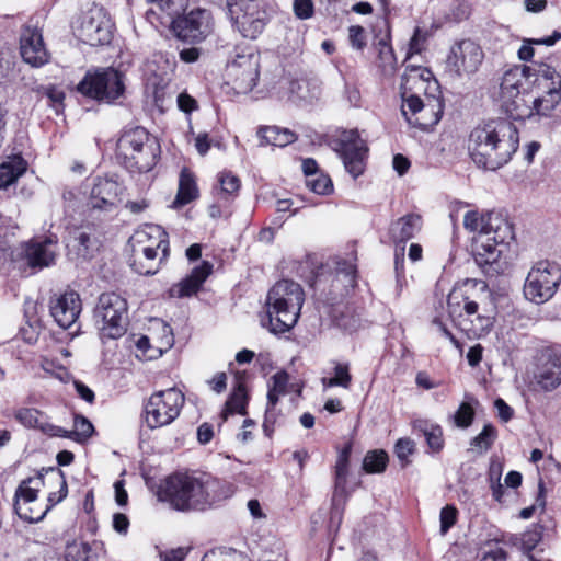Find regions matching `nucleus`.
Returning a JSON list of instances; mask_svg holds the SVG:
<instances>
[{
  "label": "nucleus",
  "instance_id": "nucleus-1",
  "mask_svg": "<svg viewBox=\"0 0 561 561\" xmlns=\"http://www.w3.org/2000/svg\"><path fill=\"white\" fill-rule=\"evenodd\" d=\"M518 145L519 134L516 126L507 119L497 118L472 129L468 150L479 168L494 171L512 159Z\"/></svg>",
  "mask_w": 561,
  "mask_h": 561
},
{
  "label": "nucleus",
  "instance_id": "nucleus-2",
  "mask_svg": "<svg viewBox=\"0 0 561 561\" xmlns=\"http://www.w3.org/2000/svg\"><path fill=\"white\" fill-rule=\"evenodd\" d=\"M68 493L67 481L59 468L25 479L15 491L14 510L20 518L30 523L42 520L55 504Z\"/></svg>",
  "mask_w": 561,
  "mask_h": 561
},
{
  "label": "nucleus",
  "instance_id": "nucleus-3",
  "mask_svg": "<svg viewBox=\"0 0 561 561\" xmlns=\"http://www.w3.org/2000/svg\"><path fill=\"white\" fill-rule=\"evenodd\" d=\"M214 481L187 473L169 476L159 485V501L169 503L176 511H204L213 503L211 491Z\"/></svg>",
  "mask_w": 561,
  "mask_h": 561
},
{
  "label": "nucleus",
  "instance_id": "nucleus-4",
  "mask_svg": "<svg viewBox=\"0 0 561 561\" xmlns=\"http://www.w3.org/2000/svg\"><path fill=\"white\" fill-rule=\"evenodd\" d=\"M481 291H488L485 282L466 280L462 286L455 287L447 297V310L449 317L455 321L457 318L467 316L472 319V327L465 329L473 336H480L486 333L493 325V318L490 314L489 307L492 301H486Z\"/></svg>",
  "mask_w": 561,
  "mask_h": 561
},
{
  "label": "nucleus",
  "instance_id": "nucleus-5",
  "mask_svg": "<svg viewBox=\"0 0 561 561\" xmlns=\"http://www.w3.org/2000/svg\"><path fill=\"white\" fill-rule=\"evenodd\" d=\"M304 300L305 294L298 283L279 280L267 294L266 316L261 320L262 325L274 334L289 331L298 321Z\"/></svg>",
  "mask_w": 561,
  "mask_h": 561
},
{
  "label": "nucleus",
  "instance_id": "nucleus-6",
  "mask_svg": "<svg viewBox=\"0 0 561 561\" xmlns=\"http://www.w3.org/2000/svg\"><path fill=\"white\" fill-rule=\"evenodd\" d=\"M116 157L130 172H148L156 164L154 144L142 127L125 130L117 140Z\"/></svg>",
  "mask_w": 561,
  "mask_h": 561
},
{
  "label": "nucleus",
  "instance_id": "nucleus-7",
  "mask_svg": "<svg viewBox=\"0 0 561 561\" xmlns=\"http://www.w3.org/2000/svg\"><path fill=\"white\" fill-rule=\"evenodd\" d=\"M534 70L529 66H515L505 71L501 79L497 100L501 108L512 119H531L524 83L534 77Z\"/></svg>",
  "mask_w": 561,
  "mask_h": 561
},
{
  "label": "nucleus",
  "instance_id": "nucleus-8",
  "mask_svg": "<svg viewBox=\"0 0 561 561\" xmlns=\"http://www.w3.org/2000/svg\"><path fill=\"white\" fill-rule=\"evenodd\" d=\"M94 318L103 341L119 339L128 327L127 300L116 293H103L99 297Z\"/></svg>",
  "mask_w": 561,
  "mask_h": 561
},
{
  "label": "nucleus",
  "instance_id": "nucleus-9",
  "mask_svg": "<svg viewBox=\"0 0 561 561\" xmlns=\"http://www.w3.org/2000/svg\"><path fill=\"white\" fill-rule=\"evenodd\" d=\"M167 232L160 226H148L135 236L137 243L151 241L140 249L133 260V270L140 275H153L158 272L162 259L169 253Z\"/></svg>",
  "mask_w": 561,
  "mask_h": 561
},
{
  "label": "nucleus",
  "instance_id": "nucleus-10",
  "mask_svg": "<svg viewBox=\"0 0 561 561\" xmlns=\"http://www.w3.org/2000/svg\"><path fill=\"white\" fill-rule=\"evenodd\" d=\"M184 403V393L175 387L154 391L144 405V421L150 430L170 425L180 416Z\"/></svg>",
  "mask_w": 561,
  "mask_h": 561
},
{
  "label": "nucleus",
  "instance_id": "nucleus-11",
  "mask_svg": "<svg viewBox=\"0 0 561 561\" xmlns=\"http://www.w3.org/2000/svg\"><path fill=\"white\" fill-rule=\"evenodd\" d=\"M77 90L88 98L111 104L124 95V75L112 67L98 68L85 73Z\"/></svg>",
  "mask_w": 561,
  "mask_h": 561
},
{
  "label": "nucleus",
  "instance_id": "nucleus-12",
  "mask_svg": "<svg viewBox=\"0 0 561 561\" xmlns=\"http://www.w3.org/2000/svg\"><path fill=\"white\" fill-rule=\"evenodd\" d=\"M561 282V266L551 261H539L527 274L524 295L526 299L537 305L551 299Z\"/></svg>",
  "mask_w": 561,
  "mask_h": 561
},
{
  "label": "nucleus",
  "instance_id": "nucleus-13",
  "mask_svg": "<svg viewBox=\"0 0 561 561\" xmlns=\"http://www.w3.org/2000/svg\"><path fill=\"white\" fill-rule=\"evenodd\" d=\"M484 59L480 45L471 39H462L450 46L444 60V76L450 80H459L474 75Z\"/></svg>",
  "mask_w": 561,
  "mask_h": 561
},
{
  "label": "nucleus",
  "instance_id": "nucleus-14",
  "mask_svg": "<svg viewBox=\"0 0 561 561\" xmlns=\"http://www.w3.org/2000/svg\"><path fill=\"white\" fill-rule=\"evenodd\" d=\"M228 15L234 28L245 38L254 39L267 23L262 0H226Z\"/></svg>",
  "mask_w": 561,
  "mask_h": 561
},
{
  "label": "nucleus",
  "instance_id": "nucleus-15",
  "mask_svg": "<svg viewBox=\"0 0 561 561\" xmlns=\"http://www.w3.org/2000/svg\"><path fill=\"white\" fill-rule=\"evenodd\" d=\"M535 83L545 89V93L529 102L531 118L550 117L561 102V75L549 65L541 64L534 70Z\"/></svg>",
  "mask_w": 561,
  "mask_h": 561
},
{
  "label": "nucleus",
  "instance_id": "nucleus-16",
  "mask_svg": "<svg viewBox=\"0 0 561 561\" xmlns=\"http://www.w3.org/2000/svg\"><path fill=\"white\" fill-rule=\"evenodd\" d=\"M401 112L410 125L428 130L440 121L444 103L439 93H430L424 99L410 98L409 103H402Z\"/></svg>",
  "mask_w": 561,
  "mask_h": 561
},
{
  "label": "nucleus",
  "instance_id": "nucleus-17",
  "mask_svg": "<svg viewBox=\"0 0 561 561\" xmlns=\"http://www.w3.org/2000/svg\"><path fill=\"white\" fill-rule=\"evenodd\" d=\"M260 76V56L241 54L227 67V83L237 94H247L256 85Z\"/></svg>",
  "mask_w": 561,
  "mask_h": 561
},
{
  "label": "nucleus",
  "instance_id": "nucleus-18",
  "mask_svg": "<svg viewBox=\"0 0 561 561\" xmlns=\"http://www.w3.org/2000/svg\"><path fill=\"white\" fill-rule=\"evenodd\" d=\"M463 226L471 232H478V236L494 233L495 241H510L514 238L512 225L501 213L496 211L486 214L467 211L463 217Z\"/></svg>",
  "mask_w": 561,
  "mask_h": 561
},
{
  "label": "nucleus",
  "instance_id": "nucleus-19",
  "mask_svg": "<svg viewBox=\"0 0 561 561\" xmlns=\"http://www.w3.org/2000/svg\"><path fill=\"white\" fill-rule=\"evenodd\" d=\"M78 36L90 46L105 45L111 42L112 22L102 7L94 5L83 14Z\"/></svg>",
  "mask_w": 561,
  "mask_h": 561
},
{
  "label": "nucleus",
  "instance_id": "nucleus-20",
  "mask_svg": "<svg viewBox=\"0 0 561 561\" xmlns=\"http://www.w3.org/2000/svg\"><path fill=\"white\" fill-rule=\"evenodd\" d=\"M337 151L343 160L346 171L356 179L365 170L368 152L366 141L362 139L357 129L345 130L340 137Z\"/></svg>",
  "mask_w": 561,
  "mask_h": 561
},
{
  "label": "nucleus",
  "instance_id": "nucleus-21",
  "mask_svg": "<svg viewBox=\"0 0 561 561\" xmlns=\"http://www.w3.org/2000/svg\"><path fill=\"white\" fill-rule=\"evenodd\" d=\"M431 89L438 92V83L433 79L432 71L424 67L407 65L400 84L402 103H409L410 98H421L420 92L426 95Z\"/></svg>",
  "mask_w": 561,
  "mask_h": 561
},
{
  "label": "nucleus",
  "instance_id": "nucleus-22",
  "mask_svg": "<svg viewBox=\"0 0 561 561\" xmlns=\"http://www.w3.org/2000/svg\"><path fill=\"white\" fill-rule=\"evenodd\" d=\"M124 186L115 176L96 178L92 186L89 206L91 209L111 211L117 207Z\"/></svg>",
  "mask_w": 561,
  "mask_h": 561
},
{
  "label": "nucleus",
  "instance_id": "nucleus-23",
  "mask_svg": "<svg viewBox=\"0 0 561 561\" xmlns=\"http://www.w3.org/2000/svg\"><path fill=\"white\" fill-rule=\"evenodd\" d=\"M210 14L207 10H192L186 15H180L171 25L179 38L184 41H201L209 32Z\"/></svg>",
  "mask_w": 561,
  "mask_h": 561
},
{
  "label": "nucleus",
  "instance_id": "nucleus-24",
  "mask_svg": "<svg viewBox=\"0 0 561 561\" xmlns=\"http://www.w3.org/2000/svg\"><path fill=\"white\" fill-rule=\"evenodd\" d=\"M21 254L32 268H44L55 263L57 256V240L46 237L34 239L21 245Z\"/></svg>",
  "mask_w": 561,
  "mask_h": 561
},
{
  "label": "nucleus",
  "instance_id": "nucleus-25",
  "mask_svg": "<svg viewBox=\"0 0 561 561\" xmlns=\"http://www.w3.org/2000/svg\"><path fill=\"white\" fill-rule=\"evenodd\" d=\"M49 312L60 328H70L81 312L79 295L75 291H67L53 297L49 301Z\"/></svg>",
  "mask_w": 561,
  "mask_h": 561
},
{
  "label": "nucleus",
  "instance_id": "nucleus-26",
  "mask_svg": "<svg viewBox=\"0 0 561 561\" xmlns=\"http://www.w3.org/2000/svg\"><path fill=\"white\" fill-rule=\"evenodd\" d=\"M20 51L23 60L33 67H41L48 61L42 33L36 26L26 25L22 30Z\"/></svg>",
  "mask_w": 561,
  "mask_h": 561
},
{
  "label": "nucleus",
  "instance_id": "nucleus-27",
  "mask_svg": "<svg viewBox=\"0 0 561 561\" xmlns=\"http://www.w3.org/2000/svg\"><path fill=\"white\" fill-rule=\"evenodd\" d=\"M508 243V241H495L494 233L481 234L474 239L473 256L476 263L484 268V272L492 275L493 265L497 263L502 249L501 245Z\"/></svg>",
  "mask_w": 561,
  "mask_h": 561
},
{
  "label": "nucleus",
  "instance_id": "nucleus-28",
  "mask_svg": "<svg viewBox=\"0 0 561 561\" xmlns=\"http://www.w3.org/2000/svg\"><path fill=\"white\" fill-rule=\"evenodd\" d=\"M538 386L545 391H551L561 385V356L546 352L539 358L535 374Z\"/></svg>",
  "mask_w": 561,
  "mask_h": 561
},
{
  "label": "nucleus",
  "instance_id": "nucleus-29",
  "mask_svg": "<svg viewBox=\"0 0 561 561\" xmlns=\"http://www.w3.org/2000/svg\"><path fill=\"white\" fill-rule=\"evenodd\" d=\"M290 99L298 104H312L321 96V81L316 77H302L289 82Z\"/></svg>",
  "mask_w": 561,
  "mask_h": 561
},
{
  "label": "nucleus",
  "instance_id": "nucleus-30",
  "mask_svg": "<svg viewBox=\"0 0 561 561\" xmlns=\"http://www.w3.org/2000/svg\"><path fill=\"white\" fill-rule=\"evenodd\" d=\"M213 265L208 262H203L202 265L195 267L191 275L184 278L179 284L170 289L172 297H190L198 291L203 283L211 273Z\"/></svg>",
  "mask_w": 561,
  "mask_h": 561
},
{
  "label": "nucleus",
  "instance_id": "nucleus-31",
  "mask_svg": "<svg viewBox=\"0 0 561 561\" xmlns=\"http://www.w3.org/2000/svg\"><path fill=\"white\" fill-rule=\"evenodd\" d=\"M14 416L25 427L39 430L47 435L55 436L61 433V427L50 424L45 414L36 409H19Z\"/></svg>",
  "mask_w": 561,
  "mask_h": 561
},
{
  "label": "nucleus",
  "instance_id": "nucleus-32",
  "mask_svg": "<svg viewBox=\"0 0 561 561\" xmlns=\"http://www.w3.org/2000/svg\"><path fill=\"white\" fill-rule=\"evenodd\" d=\"M422 218L415 214L405 215L396 220L390 228V233L396 245H404L405 242L421 230Z\"/></svg>",
  "mask_w": 561,
  "mask_h": 561
},
{
  "label": "nucleus",
  "instance_id": "nucleus-33",
  "mask_svg": "<svg viewBox=\"0 0 561 561\" xmlns=\"http://www.w3.org/2000/svg\"><path fill=\"white\" fill-rule=\"evenodd\" d=\"M260 146L285 147L296 141L297 136L288 128L278 126H261L256 133Z\"/></svg>",
  "mask_w": 561,
  "mask_h": 561
},
{
  "label": "nucleus",
  "instance_id": "nucleus-34",
  "mask_svg": "<svg viewBox=\"0 0 561 561\" xmlns=\"http://www.w3.org/2000/svg\"><path fill=\"white\" fill-rule=\"evenodd\" d=\"M412 427L425 437L432 453L438 454L443 450L445 442L443 428L438 424L432 423L428 420L417 419L412 422Z\"/></svg>",
  "mask_w": 561,
  "mask_h": 561
},
{
  "label": "nucleus",
  "instance_id": "nucleus-35",
  "mask_svg": "<svg viewBox=\"0 0 561 561\" xmlns=\"http://www.w3.org/2000/svg\"><path fill=\"white\" fill-rule=\"evenodd\" d=\"M351 453L352 446L347 444L337 456L334 470V500L339 496L346 497L347 495L346 484Z\"/></svg>",
  "mask_w": 561,
  "mask_h": 561
},
{
  "label": "nucleus",
  "instance_id": "nucleus-36",
  "mask_svg": "<svg viewBox=\"0 0 561 561\" xmlns=\"http://www.w3.org/2000/svg\"><path fill=\"white\" fill-rule=\"evenodd\" d=\"M26 161L20 156L8 158L0 164V188H7L13 184L25 171Z\"/></svg>",
  "mask_w": 561,
  "mask_h": 561
},
{
  "label": "nucleus",
  "instance_id": "nucleus-37",
  "mask_svg": "<svg viewBox=\"0 0 561 561\" xmlns=\"http://www.w3.org/2000/svg\"><path fill=\"white\" fill-rule=\"evenodd\" d=\"M197 194L198 191L193 175L186 169H183L181 171L179 190L176 197L173 202V206L180 207L186 205L191 203L193 199H195L197 197Z\"/></svg>",
  "mask_w": 561,
  "mask_h": 561
},
{
  "label": "nucleus",
  "instance_id": "nucleus-38",
  "mask_svg": "<svg viewBox=\"0 0 561 561\" xmlns=\"http://www.w3.org/2000/svg\"><path fill=\"white\" fill-rule=\"evenodd\" d=\"M147 2L156 3L161 13V16H159L161 21L164 22L165 19V22L170 24L184 14L188 5V0H147Z\"/></svg>",
  "mask_w": 561,
  "mask_h": 561
},
{
  "label": "nucleus",
  "instance_id": "nucleus-39",
  "mask_svg": "<svg viewBox=\"0 0 561 561\" xmlns=\"http://www.w3.org/2000/svg\"><path fill=\"white\" fill-rule=\"evenodd\" d=\"M247 404L248 397L245 387L242 383H238L226 402L225 410L222 411V419L226 420L229 414L233 413L245 414Z\"/></svg>",
  "mask_w": 561,
  "mask_h": 561
},
{
  "label": "nucleus",
  "instance_id": "nucleus-40",
  "mask_svg": "<svg viewBox=\"0 0 561 561\" xmlns=\"http://www.w3.org/2000/svg\"><path fill=\"white\" fill-rule=\"evenodd\" d=\"M94 427L92 423L82 415H76L73 420V430L61 428L60 437L70 438L77 443H83L92 436Z\"/></svg>",
  "mask_w": 561,
  "mask_h": 561
},
{
  "label": "nucleus",
  "instance_id": "nucleus-41",
  "mask_svg": "<svg viewBox=\"0 0 561 561\" xmlns=\"http://www.w3.org/2000/svg\"><path fill=\"white\" fill-rule=\"evenodd\" d=\"M289 375L286 371H278L268 381L267 402L277 404L279 397L287 393Z\"/></svg>",
  "mask_w": 561,
  "mask_h": 561
},
{
  "label": "nucleus",
  "instance_id": "nucleus-42",
  "mask_svg": "<svg viewBox=\"0 0 561 561\" xmlns=\"http://www.w3.org/2000/svg\"><path fill=\"white\" fill-rule=\"evenodd\" d=\"M559 39H561V32L559 31H554L551 36L543 38L526 39L522 47L518 49V58L524 61H529L535 54L531 45L553 46Z\"/></svg>",
  "mask_w": 561,
  "mask_h": 561
},
{
  "label": "nucleus",
  "instance_id": "nucleus-43",
  "mask_svg": "<svg viewBox=\"0 0 561 561\" xmlns=\"http://www.w3.org/2000/svg\"><path fill=\"white\" fill-rule=\"evenodd\" d=\"M334 376L331 378H322L321 382L325 388L342 387L348 389L352 383V376L347 364H336L334 367Z\"/></svg>",
  "mask_w": 561,
  "mask_h": 561
},
{
  "label": "nucleus",
  "instance_id": "nucleus-44",
  "mask_svg": "<svg viewBox=\"0 0 561 561\" xmlns=\"http://www.w3.org/2000/svg\"><path fill=\"white\" fill-rule=\"evenodd\" d=\"M388 463V455L385 450L368 451L363 460V469L367 473L383 472Z\"/></svg>",
  "mask_w": 561,
  "mask_h": 561
},
{
  "label": "nucleus",
  "instance_id": "nucleus-45",
  "mask_svg": "<svg viewBox=\"0 0 561 561\" xmlns=\"http://www.w3.org/2000/svg\"><path fill=\"white\" fill-rule=\"evenodd\" d=\"M496 437V428L492 424H485L481 433L471 439L470 445L479 453H485L491 448Z\"/></svg>",
  "mask_w": 561,
  "mask_h": 561
},
{
  "label": "nucleus",
  "instance_id": "nucleus-46",
  "mask_svg": "<svg viewBox=\"0 0 561 561\" xmlns=\"http://www.w3.org/2000/svg\"><path fill=\"white\" fill-rule=\"evenodd\" d=\"M333 318L336 325L347 332L356 331L359 328V319L348 307H344L343 310L335 309Z\"/></svg>",
  "mask_w": 561,
  "mask_h": 561
},
{
  "label": "nucleus",
  "instance_id": "nucleus-47",
  "mask_svg": "<svg viewBox=\"0 0 561 561\" xmlns=\"http://www.w3.org/2000/svg\"><path fill=\"white\" fill-rule=\"evenodd\" d=\"M219 188L218 195L219 198L227 199L229 196L237 193L240 188V180L238 176L233 175L230 172H222L218 176Z\"/></svg>",
  "mask_w": 561,
  "mask_h": 561
},
{
  "label": "nucleus",
  "instance_id": "nucleus-48",
  "mask_svg": "<svg viewBox=\"0 0 561 561\" xmlns=\"http://www.w3.org/2000/svg\"><path fill=\"white\" fill-rule=\"evenodd\" d=\"M202 561H251L243 553L234 549H215L204 554Z\"/></svg>",
  "mask_w": 561,
  "mask_h": 561
},
{
  "label": "nucleus",
  "instance_id": "nucleus-49",
  "mask_svg": "<svg viewBox=\"0 0 561 561\" xmlns=\"http://www.w3.org/2000/svg\"><path fill=\"white\" fill-rule=\"evenodd\" d=\"M388 39L389 34H387L385 38H381L378 42L379 60L385 72L393 71L396 67V56Z\"/></svg>",
  "mask_w": 561,
  "mask_h": 561
},
{
  "label": "nucleus",
  "instance_id": "nucleus-50",
  "mask_svg": "<svg viewBox=\"0 0 561 561\" xmlns=\"http://www.w3.org/2000/svg\"><path fill=\"white\" fill-rule=\"evenodd\" d=\"M90 547L82 541L68 543L65 552L66 561H89Z\"/></svg>",
  "mask_w": 561,
  "mask_h": 561
},
{
  "label": "nucleus",
  "instance_id": "nucleus-51",
  "mask_svg": "<svg viewBox=\"0 0 561 561\" xmlns=\"http://www.w3.org/2000/svg\"><path fill=\"white\" fill-rule=\"evenodd\" d=\"M306 184L313 193L319 195H327L333 191L331 179L322 173L308 178Z\"/></svg>",
  "mask_w": 561,
  "mask_h": 561
},
{
  "label": "nucleus",
  "instance_id": "nucleus-52",
  "mask_svg": "<svg viewBox=\"0 0 561 561\" xmlns=\"http://www.w3.org/2000/svg\"><path fill=\"white\" fill-rule=\"evenodd\" d=\"M453 419H454L456 426L461 427V428H467L473 422L474 410L469 403L462 402L459 405L456 413L454 414Z\"/></svg>",
  "mask_w": 561,
  "mask_h": 561
},
{
  "label": "nucleus",
  "instance_id": "nucleus-53",
  "mask_svg": "<svg viewBox=\"0 0 561 561\" xmlns=\"http://www.w3.org/2000/svg\"><path fill=\"white\" fill-rule=\"evenodd\" d=\"M414 451L415 443L411 438H400L396 443L394 453L403 467H405L410 462L409 456L414 454Z\"/></svg>",
  "mask_w": 561,
  "mask_h": 561
},
{
  "label": "nucleus",
  "instance_id": "nucleus-54",
  "mask_svg": "<svg viewBox=\"0 0 561 561\" xmlns=\"http://www.w3.org/2000/svg\"><path fill=\"white\" fill-rule=\"evenodd\" d=\"M90 236L82 230H75L71 240L68 242V247L77 250V254L85 256L90 248Z\"/></svg>",
  "mask_w": 561,
  "mask_h": 561
},
{
  "label": "nucleus",
  "instance_id": "nucleus-55",
  "mask_svg": "<svg viewBox=\"0 0 561 561\" xmlns=\"http://www.w3.org/2000/svg\"><path fill=\"white\" fill-rule=\"evenodd\" d=\"M545 507H546V499H545V486H543V482L540 481L539 482V485H538V495H537V499H536V502L528 506V507H525L523 508L520 512H519V517L523 518V519H528L530 518L538 510H540V512H543L545 511Z\"/></svg>",
  "mask_w": 561,
  "mask_h": 561
},
{
  "label": "nucleus",
  "instance_id": "nucleus-56",
  "mask_svg": "<svg viewBox=\"0 0 561 561\" xmlns=\"http://www.w3.org/2000/svg\"><path fill=\"white\" fill-rule=\"evenodd\" d=\"M279 413L276 410V404H271L267 402L265 416L263 421V431L267 437H271L275 431V426L278 424Z\"/></svg>",
  "mask_w": 561,
  "mask_h": 561
},
{
  "label": "nucleus",
  "instance_id": "nucleus-57",
  "mask_svg": "<svg viewBox=\"0 0 561 561\" xmlns=\"http://www.w3.org/2000/svg\"><path fill=\"white\" fill-rule=\"evenodd\" d=\"M458 511L453 505H446L442 508L439 520H440V533L445 535L457 522Z\"/></svg>",
  "mask_w": 561,
  "mask_h": 561
},
{
  "label": "nucleus",
  "instance_id": "nucleus-58",
  "mask_svg": "<svg viewBox=\"0 0 561 561\" xmlns=\"http://www.w3.org/2000/svg\"><path fill=\"white\" fill-rule=\"evenodd\" d=\"M293 11L297 19L308 20L314 14V4L312 0H294Z\"/></svg>",
  "mask_w": 561,
  "mask_h": 561
},
{
  "label": "nucleus",
  "instance_id": "nucleus-59",
  "mask_svg": "<svg viewBox=\"0 0 561 561\" xmlns=\"http://www.w3.org/2000/svg\"><path fill=\"white\" fill-rule=\"evenodd\" d=\"M506 552L497 543L486 545L479 557V561H505Z\"/></svg>",
  "mask_w": 561,
  "mask_h": 561
},
{
  "label": "nucleus",
  "instance_id": "nucleus-60",
  "mask_svg": "<svg viewBox=\"0 0 561 561\" xmlns=\"http://www.w3.org/2000/svg\"><path fill=\"white\" fill-rule=\"evenodd\" d=\"M542 537V527L539 525H535L531 529L525 531L522 536V545L524 549L530 551L533 550Z\"/></svg>",
  "mask_w": 561,
  "mask_h": 561
},
{
  "label": "nucleus",
  "instance_id": "nucleus-61",
  "mask_svg": "<svg viewBox=\"0 0 561 561\" xmlns=\"http://www.w3.org/2000/svg\"><path fill=\"white\" fill-rule=\"evenodd\" d=\"M426 33L416 27L409 44L407 59H411L413 55L420 54L425 48Z\"/></svg>",
  "mask_w": 561,
  "mask_h": 561
},
{
  "label": "nucleus",
  "instance_id": "nucleus-62",
  "mask_svg": "<svg viewBox=\"0 0 561 561\" xmlns=\"http://www.w3.org/2000/svg\"><path fill=\"white\" fill-rule=\"evenodd\" d=\"M348 39L354 49L362 50L366 46V33L364 27L352 25L348 28Z\"/></svg>",
  "mask_w": 561,
  "mask_h": 561
},
{
  "label": "nucleus",
  "instance_id": "nucleus-63",
  "mask_svg": "<svg viewBox=\"0 0 561 561\" xmlns=\"http://www.w3.org/2000/svg\"><path fill=\"white\" fill-rule=\"evenodd\" d=\"M157 327L161 329L160 350L170 348L174 343L173 332L171 327L162 320L156 321Z\"/></svg>",
  "mask_w": 561,
  "mask_h": 561
},
{
  "label": "nucleus",
  "instance_id": "nucleus-64",
  "mask_svg": "<svg viewBox=\"0 0 561 561\" xmlns=\"http://www.w3.org/2000/svg\"><path fill=\"white\" fill-rule=\"evenodd\" d=\"M178 106L182 112L190 114L197 110V101L186 92H182L178 96Z\"/></svg>",
  "mask_w": 561,
  "mask_h": 561
}]
</instances>
